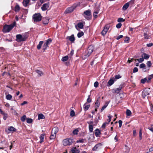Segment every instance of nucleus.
<instances>
[{"mask_svg":"<svg viewBox=\"0 0 153 153\" xmlns=\"http://www.w3.org/2000/svg\"><path fill=\"white\" fill-rule=\"evenodd\" d=\"M48 47V46L46 45L45 43L44 44V45L43 46V50L45 51V50L47 49Z\"/></svg>","mask_w":153,"mask_h":153,"instance_id":"09e8293b","label":"nucleus"},{"mask_svg":"<svg viewBox=\"0 0 153 153\" xmlns=\"http://www.w3.org/2000/svg\"><path fill=\"white\" fill-rule=\"evenodd\" d=\"M141 56H142V57H143V59H147L149 57V55L148 54H147L146 53H143L142 55Z\"/></svg>","mask_w":153,"mask_h":153,"instance_id":"6ab92c4d","label":"nucleus"},{"mask_svg":"<svg viewBox=\"0 0 153 153\" xmlns=\"http://www.w3.org/2000/svg\"><path fill=\"white\" fill-rule=\"evenodd\" d=\"M68 59V56H65L63 57L62 59V61L63 62L67 61Z\"/></svg>","mask_w":153,"mask_h":153,"instance_id":"2f4dec72","label":"nucleus"},{"mask_svg":"<svg viewBox=\"0 0 153 153\" xmlns=\"http://www.w3.org/2000/svg\"><path fill=\"white\" fill-rule=\"evenodd\" d=\"M78 5V4H74L71 7L68 8L65 12V13H68L72 12Z\"/></svg>","mask_w":153,"mask_h":153,"instance_id":"423d86ee","label":"nucleus"},{"mask_svg":"<svg viewBox=\"0 0 153 153\" xmlns=\"http://www.w3.org/2000/svg\"><path fill=\"white\" fill-rule=\"evenodd\" d=\"M149 90L146 89L142 92V97L143 98H144L146 96L149 95Z\"/></svg>","mask_w":153,"mask_h":153,"instance_id":"9d476101","label":"nucleus"},{"mask_svg":"<svg viewBox=\"0 0 153 153\" xmlns=\"http://www.w3.org/2000/svg\"><path fill=\"white\" fill-rule=\"evenodd\" d=\"M28 38V34L25 33L22 35L18 34L16 35V40L18 42H21L25 41Z\"/></svg>","mask_w":153,"mask_h":153,"instance_id":"f257e3e1","label":"nucleus"},{"mask_svg":"<svg viewBox=\"0 0 153 153\" xmlns=\"http://www.w3.org/2000/svg\"><path fill=\"white\" fill-rule=\"evenodd\" d=\"M26 118V115H24L21 118V120L22 122H24Z\"/></svg>","mask_w":153,"mask_h":153,"instance_id":"a19ab883","label":"nucleus"},{"mask_svg":"<svg viewBox=\"0 0 153 153\" xmlns=\"http://www.w3.org/2000/svg\"><path fill=\"white\" fill-rule=\"evenodd\" d=\"M121 77V76L120 75H117L115 76V78L116 79H120Z\"/></svg>","mask_w":153,"mask_h":153,"instance_id":"e2e57ef3","label":"nucleus"},{"mask_svg":"<svg viewBox=\"0 0 153 153\" xmlns=\"http://www.w3.org/2000/svg\"><path fill=\"white\" fill-rule=\"evenodd\" d=\"M20 10V7L19 5H17L16 6L15 8V12H18Z\"/></svg>","mask_w":153,"mask_h":153,"instance_id":"f704fd0d","label":"nucleus"},{"mask_svg":"<svg viewBox=\"0 0 153 153\" xmlns=\"http://www.w3.org/2000/svg\"><path fill=\"white\" fill-rule=\"evenodd\" d=\"M78 27L80 29H82L83 27V24L81 22L77 24Z\"/></svg>","mask_w":153,"mask_h":153,"instance_id":"72a5a7b5","label":"nucleus"},{"mask_svg":"<svg viewBox=\"0 0 153 153\" xmlns=\"http://www.w3.org/2000/svg\"><path fill=\"white\" fill-rule=\"evenodd\" d=\"M129 40V38L128 37H126L124 40V42L127 43H128Z\"/></svg>","mask_w":153,"mask_h":153,"instance_id":"864d4df0","label":"nucleus"},{"mask_svg":"<svg viewBox=\"0 0 153 153\" xmlns=\"http://www.w3.org/2000/svg\"><path fill=\"white\" fill-rule=\"evenodd\" d=\"M43 42H44L43 41H41L39 42V44L38 45L37 47L38 49L39 50L40 49L42 45L43 44Z\"/></svg>","mask_w":153,"mask_h":153,"instance_id":"b1692460","label":"nucleus"},{"mask_svg":"<svg viewBox=\"0 0 153 153\" xmlns=\"http://www.w3.org/2000/svg\"><path fill=\"white\" fill-rule=\"evenodd\" d=\"M123 35H120L118 36H117V38H116V39L117 40H119L120 39L122 38H123Z\"/></svg>","mask_w":153,"mask_h":153,"instance_id":"0e129e2a","label":"nucleus"},{"mask_svg":"<svg viewBox=\"0 0 153 153\" xmlns=\"http://www.w3.org/2000/svg\"><path fill=\"white\" fill-rule=\"evenodd\" d=\"M16 22H13V23L10 25H5L4 27L3 30V32L5 33L9 32L16 25Z\"/></svg>","mask_w":153,"mask_h":153,"instance_id":"f03ea898","label":"nucleus"},{"mask_svg":"<svg viewBox=\"0 0 153 153\" xmlns=\"http://www.w3.org/2000/svg\"><path fill=\"white\" fill-rule=\"evenodd\" d=\"M145 67L146 65L144 63H142L140 65V68H144Z\"/></svg>","mask_w":153,"mask_h":153,"instance_id":"6e6d98bb","label":"nucleus"},{"mask_svg":"<svg viewBox=\"0 0 153 153\" xmlns=\"http://www.w3.org/2000/svg\"><path fill=\"white\" fill-rule=\"evenodd\" d=\"M42 16L40 13H35L33 16V19L35 22H38L41 20Z\"/></svg>","mask_w":153,"mask_h":153,"instance_id":"7ed1b4c3","label":"nucleus"},{"mask_svg":"<svg viewBox=\"0 0 153 153\" xmlns=\"http://www.w3.org/2000/svg\"><path fill=\"white\" fill-rule=\"evenodd\" d=\"M45 118L44 116L42 114H40L38 115V119L40 120L41 119H44Z\"/></svg>","mask_w":153,"mask_h":153,"instance_id":"c85d7f7f","label":"nucleus"},{"mask_svg":"<svg viewBox=\"0 0 153 153\" xmlns=\"http://www.w3.org/2000/svg\"><path fill=\"white\" fill-rule=\"evenodd\" d=\"M93 126L92 125H89V129L90 132L93 131Z\"/></svg>","mask_w":153,"mask_h":153,"instance_id":"ea45409f","label":"nucleus"},{"mask_svg":"<svg viewBox=\"0 0 153 153\" xmlns=\"http://www.w3.org/2000/svg\"><path fill=\"white\" fill-rule=\"evenodd\" d=\"M73 143V140L71 138H68L65 139L62 141L63 144L65 146L71 145Z\"/></svg>","mask_w":153,"mask_h":153,"instance_id":"20e7f679","label":"nucleus"},{"mask_svg":"<svg viewBox=\"0 0 153 153\" xmlns=\"http://www.w3.org/2000/svg\"><path fill=\"white\" fill-rule=\"evenodd\" d=\"M49 7V3H45L43 4L41 7V9L42 11H45Z\"/></svg>","mask_w":153,"mask_h":153,"instance_id":"9b49d317","label":"nucleus"},{"mask_svg":"<svg viewBox=\"0 0 153 153\" xmlns=\"http://www.w3.org/2000/svg\"><path fill=\"white\" fill-rule=\"evenodd\" d=\"M126 114L128 116H130L131 114V112L129 110L127 109L126 111Z\"/></svg>","mask_w":153,"mask_h":153,"instance_id":"e433bc0d","label":"nucleus"},{"mask_svg":"<svg viewBox=\"0 0 153 153\" xmlns=\"http://www.w3.org/2000/svg\"><path fill=\"white\" fill-rule=\"evenodd\" d=\"M129 6V4L128 2L126 3L123 6V9L124 10H126Z\"/></svg>","mask_w":153,"mask_h":153,"instance_id":"393cba45","label":"nucleus"},{"mask_svg":"<svg viewBox=\"0 0 153 153\" xmlns=\"http://www.w3.org/2000/svg\"><path fill=\"white\" fill-rule=\"evenodd\" d=\"M110 102V101H109L106 102H105V104L102 106V108L101 109V112L102 111H103L106 108V107L108 105V104Z\"/></svg>","mask_w":153,"mask_h":153,"instance_id":"2eb2a0df","label":"nucleus"},{"mask_svg":"<svg viewBox=\"0 0 153 153\" xmlns=\"http://www.w3.org/2000/svg\"><path fill=\"white\" fill-rule=\"evenodd\" d=\"M33 120L32 119L28 118L27 119V122L28 123H30L32 122Z\"/></svg>","mask_w":153,"mask_h":153,"instance_id":"de8ad7c7","label":"nucleus"},{"mask_svg":"<svg viewBox=\"0 0 153 153\" xmlns=\"http://www.w3.org/2000/svg\"><path fill=\"white\" fill-rule=\"evenodd\" d=\"M147 81V79L146 78L144 79H142L141 80V82L142 83H144Z\"/></svg>","mask_w":153,"mask_h":153,"instance_id":"37998d69","label":"nucleus"},{"mask_svg":"<svg viewBox=\"0 0 153 153\" xmlns=\"http://www.w3.org/2000/svg\"><path fill=\"white\" fill-rule=\"evenodd\" d=\"M125 19H123V18H120L118 19L117 22H122L124 21Z\"/></svg>","mask_w":153,"mask_h":153,"instance_id":"a18cd8bd","label":"nucleus"},{"mask_svg":"<svg viewBox=\"0 0 153 153\" xmlns=\"http://www.w3.org/2000/svg\"><path fill=\"white\" fill-rule=\"evenodd\" d=\"M12 98V96L11 95L8 94L6 95V98L7 100H10Z\"/></svg>","mask_w":153,"mask_h":153,"instance_id":"58836bf2","label":"nucleus"},{"mask_svg":"<svg viewBox=\"0 0 153 153\" xmlns=\"http://www.w3.org/2000/svg\"><path fill=\"white\" fill-rule=\"evenodd\" d=\"M109 28V25H106L103 29V30L101 32V34L103 36H104L105 35L106 33L108 31V30Z\"/></svg>","mask_w":153,"mask_h":153,"instance_id":"6e6552de","label":"nucleus"},{"mask_svg":"<svg viewBox=\"0 0 153 153\" xmlns=\"http://www.w3.org/2000/svg\"><path fill=\"white\" fill-rule=\"evenodd\" d=\"M86 103L84 105V108H85V110H88L90 107L89 105H86Z\"/></svg>","mask_w":153,"mask_h":153,"instance_id":"79ce46f5","label":"nucleus"},{"mask_svg":"<svg viewBox=\"0 0 153 153\" xmlns=\"http://www.w3.org/2000/svg\"><path fill=\"white\" fill-rule=\"evenodd\" d=\"M75 115V112L73 110H72L71 111L70 116L71 117H73Z\"/></svg>","mask_w":153,"mask_h":153,"instance_id":"3c124183","label":"nucleus"},{"mask_svg":"<svg viewBox=\"0 0 153 153\" xmlns=\"http://www.w3.org/2000/svg\"><path fill=\"white\" fill-rule=\"evenodd\" d=\"M49 19L48 17H45L43 18L42 22L44 24L47 25L49 22Z\"/></svg>","mask_w":153,"mask_h":153,"instance_id":"dca6fc26","label":"nucleus"},{"mask_svg":"<svg viewBox=\"0 0 153 153\" xmlns=\"http://www.w3.org/2000/svg\"><path fill=\"white\" fill-rule=\"evenodd\" d=\"M8 129L9 131H15L16 130V129L13 126H10L8 128Z\"/></svg>","mask_w":153,"mask_h":153,"instance_id":"c756f323","label":"nucleus"},{"mask_svg":"<svg viewBox=\"0 0 153 153\" xmlns=\"http://www.w3.org/2000/svg\"><path fill=\"white\" fill-rule=\"evenodd\" d=\"M3 115H4V117L3 118V119L5 120H6L7 118V114L4 113L3 114Z\"/></svg>","mask_w":153,"mask_h":153,"instance_id":"bf43d9fd","label":"nucleus"},{"mask_svg":"<svg viewBox=\"0 0 153 153\" xmlns=\"http://www.w3.org/2000/svg\"><path fill=\"white\" fill-rule=\"evenodd\" d=\"M138 71V68L136 67H135L133 70V72L134 73L137 72Z\"/></svg>","mask_w":153,"mask_h":153,"instance_id":"052dcab7","label":"nucleus"},{"mask_svg":"<svg viewBox=\"0 0 153 153\" xmlns=\"http://www.w3.org/2000/svg\"><path fill=\"white\" fill-rule=\"evenodd\" d=\"M135 60H137L139 62L141 63L142 62L144 61V59L143 58V57H142V58H141L139 59H135Z\"/></svg>","mask_w":153,"mask_h":153,"instance_id":"49530a36","label":"nucleus"},{"mask_svg":"<svg viewBox=\"0 0 153 153\" xmlns=\"http://www.w3.org/2000/svg\"><path fill=\"white\" fill-rule=\"evenodd\" d=\"M101 134V132L100 130L98 129H97L95 130V134L97 137L99 136V135Z\"/></svg>","mask_w":153,"mask_h":153,"instance_id":"a211bd4d","label":"nucleus"},{"mask_svg":"<svg viewBox=\"0 0 153 153\" xmlns=\"http://www.w3.org/2000/svg\"><path fill=\"white\" fill-rule=\"evenodd\" d=\"M102 144L101 143L97 144L93 148L92 150L94 151H97L101 148Z\"/></svg>","mask_w":153,"mask_h":153,"instance_id":"1a4fd4ad","label":"nucleus"},{"mask_svg":"<svg viewBox=\"0 0 153 153\" xmlns=\"http://www.w3.org/2000/svg\"><path fill=\"white\" fill-rule=\"evenodd\" d=\"M45 135V134H43L40 135V143H42L44 141V139Z\"/></svg>","mask_w":153,"mask_h":153,"instance_id":"412c9836","label":"nucleus"},{"mask_svg":"<svg viewBox=\"0 0 153 153\" xmlns=\"http://www.w3.org/2000/svg\"><path fill=\"white\" fill-rule=\"evenodd\" d=\"M87 101L88 102L90 103L91 102V100L90 97V95H89L88 96V97L87 99Z\"/></svg>","mask_w":153,"mask_h":153,"instance_id":"4d7b16f0","label":"nucleus"},{"mask_svg":"<svg viewBox=\"0 0 153 153\" xmlns=\"http://www.w3.org/2000/svg\"><path fill=\"white\" fill-rule=\"evenodd\" d=\"M144 38L145 39H149L150 36L148 35V32H146L144 33Z\"/></svg>","mask_w":153,"mask_h":153,"instance_id":"a878e982","label":"nucleus"},{"mask_svg":"<svg viewBox=\"0 0 153 153\" xmlns=\"http://www.w3.org/2000/svg\"><path fill=\"white\" fill-rule=\"evenodd\" d=\"M153 45V44L152 43H150L149 44H147L146 45L148 47H150L152 46Z\"/></svg>","mask_w":153,"mask_h":153,"instance_id":"69168bd1","label":"nucleus"},{"mask_svg":"<svg viewBox=\"0 0 153 153\" xmlns=\"http://www.w3.org/2000/svg\"><path fill=\"white\" fill-rule=\"evenodd\" d=\"M69 40L72 42H73L75 40V38L74 35H72L69 37Z\"/></svg>","mask_w":153,"mask_h":153,"instance_id":"bb28decb","label":"nucleus"},{"mask_svg":"<svg viewBox=\"0 0 153 153\" xmlns=\"http://www.w3.org/2000/svg\"><path fill=\"white\" fill-rule=\"evenodd\" d=\"M118 123H119V127L120 128L122 126V121L121 120H120L119 121Z\"/></svg>","mask_w":153,"mask_h":153,"instance_id":"680f3d73","label":"nucleus"},{"mask_svg":"<svg viewBox=\"0 0 153 153\" xmlns=\"http://www.w3.org/2000/svg\"><path fill=\"white\" fill-rule=\"evenodd\" d=\"M153 151V147L150 148L149 149V152H152Z\"/></svg>","mask_w":153,"mask_h":153,"instance_id":"774afa93","label":"nucleus"},{"mask_svg":"<svg viewBox=\"0 0 153 153\" xmlns=\"http://www.w3.org/2000/svg\"><path fill=\"white\" fill-rule=\"evenodd\" d=\"M139 136L140 137V140H141L142 138L141 129H140V130L139 133Z\"/></svg>","mask_w":153,"mask_h":153,"instance_id":"c03bdc74","label":"nucleus"},{"mask_svg":"<svg viewBox=\"0 0 153 153\" xmlns=\"http://www.w3.org/2000/svg\"><path fill=\"white\" fill-rule=\"evenodd\" d=\"M56 134L51 132V134L50 136V139H54L56 138Z\"/></svg>","mask_w":153,"mask_h":153,"instance_id":"473e14b6","label":"nucleus"},{"mask_svg":"<svg viewBox=\"0 0 153 153\" xmlns=\"http://www.w3.org/2000/svg\"><path fill=\"white\" fill-rule=\"evenodd\" d=\"M84 35V33L82 32H79L77 34V36L78 38H80Z\"/></svg>","mask_w":153,"mask_h":153,"instance_id":"4c0bfd02","label":"nucleus"},{"mask_svg":"<svg viewBox=\"0 0 153 153\" xmlns=\"http://www.w3.org/2000/svg\"><path fill=\"white\" fill-rule=\"evenodd\" d=\"M99 10V9H98L97 10L94 12L93 13V16L95 18H96L97 17V14L98 13Z\"/></svg>","mask_w":153,"mask_h":153,"instance_id":"7c9ffc66","label":"nucleus"},{"mask_svg":"<svg viewBox=\"0 0 153 153\" xmlns=\"http://www.w3.org/2000/svg\"><path fill=\"white\" fill-rule=\"evenodd\" d=\"M114 81L113 79H110L108 82V86H110L112 85L114 83Z\"/></svg>","mask_w":153,"mask_h":153,"instance_id":"5701e85b","label":"nucleus"},{"mask_svg":"<svg viewBox=\"0 0 153 153\" xmlns=\"http://www.w3.org/2000/svg\"><path fill=\"white\" fill-rule=\"evenodd\" d=\"M79 131L77 129H75L73 131V133L74 134H77Z\"/></svg>","mask_w":153,"mask_h":153,"instance_id":"8fccbe9b","label":"nucleus"},{"mask_svg":"<svg viewBox=\"0 0 153 153\" xmlns=\"http://www.w3.org/2000/svg\"><path fill=\"white\" fill-rule=\"evenodd\" d=\"M94 50V48L92 46H90L88 49V53L84 56H82V58L83 59H85V58L88 57L93 52Z\"/></svg>","mask_w":153,"mask_h":153,"instance_id":"39448f33","label":"nucleus"},{"mask_svg":"<svg viewBox=\"0 0 153 153\" xmlns=\"http://www.w3.org/2000/svg\"><path fill=\"white\" fill-rule=\"evenodd\" d=\"M98 85H99V83H98V82H94V86L95 87H96V88L98 86Z\"/></svg>","mask_w":153,"mask_h":153,"instance_id":"13d9d810","label":"nucleus"},{"mask_svg":"<svg viewBox=\"0 0 153 153\" xmlns=\"http://www.w3.org/2000/svg\"><path fill=\"white\" fill-rule=\"evenodd\" d=\"M146 64L149 67H150L152 65V63L150 61L147 62Z\"/></svg>","mask_w":153,"mask_h":153,"instance_id":"603ef678","label":"nucleus"},{"mask_svg":"<svg viewBox=\"0 0 153 153\" xmlns=\"http://www.w3.org/2000/svg\"><path fill=\"white\" fill-rule=\"evenodd\" d=\"M59 131V129L57 127H55L53 128L52 130V133H54V134H56Z\"/></svg>","mask_w":153,"mask_h":153,"instance_id":"f3484780","label":"nucleus"},{"mask_svg":"<svg viewBox=\"0 0 153 153\" xmlns=\"http://www.w3.org/2000/svg\"><path fill=\"white\" fill-rule=\"evenodd\" d=\"M52 42V40L51 39H49L47 40H46L45 42V44L48 46V45L50 44Z\"/></svg>","mask_w":153,"mask_h":153,"instance_id":"cd10ccee","label":"nucleus"},{"mask_svg":"<svg viewBox=\"0 0 153 153\" xmlns=\"http://www.w3.org/2000/svg\"><path fill=\"white\" fill-rule=\"evenodd\" d=\"M30 1V0H23V5L25 7H27Z\"/></svg>","mask_w":153,"mask_h":153,"instance_id":"4468645a","label":"nucleus"},{"mask_svg":"<svg viewBox=\"0 0 153 153\" xmlns=\"http://www.w3.org/2000/svg\"><path fill=\"white\" fill-rule=\"evenodd\" d=\"M36 72L40 76L43 75V73L42 71L38 70H36Z\"/></svg>","mask_w":153,"mask_h":153,"instance_id":"c9c22d12","label":"nucleus"},{"mask_svg":"<svg viewBox=\"0 0 153 153\" xmlns=\"http://www.w3.org/2000/svg\"><path fill=\"white\" fill-rule=\"evenodd\" d=\"M122 88V85H120L119 87L117 88L116 89L114 90V92L116 94H119L121 91Z\"/></svg>","mask_w":153,"mask_h":153,"instance_id":"ddd939ff","label":"nucleus"},{"mask_svg":"<svg viewBox=\"0 0 153 153\" xmlns=\"http://www.w3.org/2000/svg\"><path fill=\"white\" fill-rule=\"evenodd\" d=\"M108 119L107 120L108 122H105L104 123L102 126V128L103 129H104L105 128L106 126L109 124L111 120V117L110 115L108 116Z\"/></svg>","mask_w":153,"mask_h":153,"instance_id":"0eeeda50","label":"nucleus"},{"mask_svg":"<svg viewBox=\"0 0 153 153\" xmlns=\"http://www.w3.org/2000/svg\"><path fill=\"white\" fill-rule=\"evenodd\" d=\"M84 14L87 16H90L91 15V11L90 10H87L84 12Z\"/></svg>","mask_w":153,"mask_h":153,"instance_id":"4be33fe9","label":"nucleus"},{"mask_svg":"<svg viewBox=\"0 0 153 153\" xmlns=\"http://www.w3.org/2000/svg\"><path fill=\"white\" fill-rule=\"evenodd\" d=\"M122 25L121 23H119L116 25V27L117 28H120L121 27Z\"/></svg>","mask_w":153,"mask_h":153,"instance_id":"5fc2aeb1","label":"nucleus"},{"mask_svg":"<svg viewBox=\"0 0 153 153\" xmlns=\"http://www.w3.org/2000/svg\"><path fill=\"white\" fill-rule=\"evenodd\" d=\"M87 123L89 124V125H92L93 124L94 122L93 121H89V122H87Z\"/></svg>","mask_w":153,"mask_h":153,"instance_id":"338daca9","label":"nucleus"},{"mask_svg":"<svg viewBox=\"0 0 153 153\" xmlns=\"http://www.w3.org/2000/svg\"><path fill=\"white\" fill-rule=\"evenodd\" d=\"M100 105V101L98 99H97V100L95 103V108H98V107H99Z\"/></svg>","mask_w":153,"mask_h":153,"instance_id":"aec40b11","label":"nucleus"},{"mask_svg":"<svg viewBox=\"0 0 153 153\" xmlns=\"http://www.w3.org/2000/svg\"><path fill=\"white\" fill-rule=\"evenodd\" d=\"M79 150L77 149L76 147L71 148L70 152V153H79Z\"/></svg>","mask_w":153,"mask_h":153,"instance_id":"f8f14e48","label":"nucleus"}]
</instances>
